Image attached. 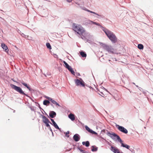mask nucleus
<instances>
[{
    "label": "nucleus",
    "mask_w": 153,
    "mask_h": 153,
    "mask_svg": "<svg viewBox=\"0 0 153 153\" xmlns=\"http://www.w3.org/2000/svg\"><path fill=\"white\" fill-rule=\"evenodd\" d=\"M80 151H81V152H83V151L82 150H80Z\"/></svg>",
    "instance_id": "c9c22d12"
},
{
    "label": "nucleus",
    "mask_w": 153,
    "mask_h": 153,
    "mask_svg": "<svg viewBox=\"0 0 153 153\" xmlns=\"http://www.w3.org/2000/svg\"><path fill=\"white\" fill-rule=\"evenodd\" d=\"M65 134L66 136L68 137H69V136L68 135V134L69 133V131H67L66 133H65Z\"/></svg>",
    "instance_id": "a878e982"
},
{
    "label": "nucleus",
    "mask_w": 153,
    "mask_h": 153,
    "mask_svg": "<svg viewBox=\"0 0 153 153\" xmlns=\"http://www.w3.org/2000/svg\"><path fill=\"white\" fill-rule=\"evenodd\" d=\"M105 90H106V91H107V90H106V89H105Z\"/></svg>",
    "instance_id": "4c0bfd02"
},
{
    "label": "nucleus",
    "mask_w": 153,
    "mask_h": 153,
    "mask_svg": "<svg viewBox=\"0 0 153 153\" xmlns=\"http://www.w3.org/2000/svg\"><path fill=\"white\" fill-rule=\"evenodd\" d=\"M87 11L91 13H94V14H96L97 15H98V14H97L96 13L94 12H93L92 11H90V10H87Z\"/></svg>",
    "instance_id": "c85d7f7f"
},
{
    "label": "nucleus",
    "mask_w": 153,
    "mask_h": 153,
    "mask_svg": "<svg viewBox=\"0 0 153 153\" xmlns=\"http://www.w3.org/2000/svg\"><path fill=\"white\" fill-rule=\"evenodd\" d=\"M106 50L110 53H114L115 52L114 49L112 48L111 46L106 45Z\"/></svg>",
    "instance_id": "423d86ee"
},
{
    "label": "nucleus",
    "mask_w": 153,
    "mask_h": 153,
    "mask_svg": "<svg viewBox=\"0 0 153 153\" xmlns=\"http://www.w3.org/2000/svg\"><path fill=\"white\" fill-rule=\"evenodd\" d=\"M107 134L111 138H113V139H114L116 140H117L121 144V146L126 148L128 149H129L130 146L127 144H124L123 143V141L121 139L120 137L117 134L114 133L111 134L109 132H107Z\"/></svg>",
    "instance_id": "f257e3e1"
},
{
    "label": "nucleus",
    "mask_w": 153,
    "mask_h": 153,
    "mask_svg": "<svg viewBox=\"0 0 153 153\" xmlns=\"http://www.w3.org/2000/svg\"><path fill=\"white\" fill-rule=\"evenodd\" d=\"M20 82L23 85L25 86L29 91L31 90L30 88L29 87L27 84L25 83L23 81Z\"/></svg>",
    "instance_id": "4468645a"
},
{
    "label": "nucleus",
    "mask_w": 153,
    "mask_h": 153,
    "mask_svg": "<svg viewBox=\"0 0 153 153\" xmlns=\"http://www.w3.org/2000/svg\"><path fill=\"white\" fill-rule=\"evenodd\" d=\"M66 0L68 2H70L72 1V0Z\"/></svg>",
    "instance_id": "72a5a7b5"
},
{
    "label": "nucleus",
    "mask_w": 153,
    "mask_h": 153,
    "mask_svg": "<svg viewBox=\"0 0 153 153\" xmlns=\"http://www.w3.org/2000/svg\"><path fill=\"white\" fill-rule=\"evenodd\" d=\"M63 63H64V64L65 65V68H68L70 66L65 61H63Z\"/></svg>",
    "instance_id": "4be33fe9"
},
{
    "label": "nucleus",
    "mask_w": 153,
    "mask_h": 153,
    "mask_svg": "<svg viewBox=\"0 0 153 153\" xmlns=\"http://www.w3.org/2000/svg\"><path fill=\"white\" fill-rule=\"evenodd\" d=\"M111 150L114 153H120L119 149L117 148L111 146Z\"/></svg>",
    "instance_id": "6e6552de"
},
{
    "label": "nucleus",
    "mask_w": 153,
    "mask_h": 153,
    "mask_svg": "<svg viewBox=\"0 0 153 153\" xmlns=\"http://www.w3.org/2000/svg\"><path fill=\"white\" fill-rule=\"evenodd\" d=\"M116 127L117 129L121 132L125 134H127L128 133L127 130L124 127L120 126L118 125H117Z\"/></svg>",
    "instance_id": "39448f33"
},
{
    "label": "nucleus",
    "mask_w": 153,
    "mask_h": 153,
    "mask_svg": "<svg viewBox=\"0 0 153 153\" xmlns=\"http://www.w3.org/2000/svg\"><path fill=\"white\" fill-rule=\"evenodd\" d=\"M46 45L48 48L49 49H51V46L49 43H46Z\"/></svg>",
    "instance_id": "5701e85b"
},
{
    "label": "nucleus",
    "mask_w": 153,
    "mask_h": 153,
    "mask_svg": "<svg viewBox=\"0 0 153 153\" xmlns=\"http://www.w3.org/2000/svg\"><path fill=\"white\" fill-rule=\"evenodd\" d=\"M45 97V98H47V99H48L50 101H51V100L52 99V98H51L49 97H48L46 96Z\"/></svg>",
    "instance_id": "c756f323"
},
{
    "label": "nucleus",
    "mask_w": 153,
    "mask_h": 153,
    "mask_svg": "<svg viewBox=\"0 0 153 153\" xmlns=\"http://www.w3.org/2000/svg\"><path fill=\"white\" fill-rule=\"evenodd\" d=\"M85 128L88 131H89L90 132H91V130L88 126H85Z\"/></svg>",
    "instance_id": "b1692460"
},
{
    "label": "nucleus",
    "mask_w": 153,
    "mask_h": 153,
    "mask_svg": "<svg viewBox=\"0 0 153 153\" xmlns=\"http://www.w3.org/2000/svg\"><path fill=\"white\" fill-rule=\"evenodd\" d=\"M51 101L53 104H55L56 105H57L59 106H60V105H59V104L58 103H57L55 101L53 100L52 99L51 100Z\"/></svg>",
    "instance_id": "6ab92c4d"
},
{
    "label": "nucleus",
    "mask_w": 153,
    "mask_h": 153,
    "mask_svg": "<svg viewBox=\"0 0 153 153\" xmlns=\"http://www.w3.org/2000/svg\"><path fill=\"white\" fill-rule=\"evenodd\" d=\"M51 120L53 123L52 125L54 126V127L57 129L60 130V128H59L58 125H57L56 123L55 122L53 119H51ZM51 124H52L51 123Z\"/></svg>",
    "instance_id": "ddd939ff"
},
{
    "label": "nucleus",
    "mask_w": 153,
    "mask_h": 153,
    "mask_svg": "<svg viewBox=\"0 0 153 153\" xmlns=\"http://www.w3.org/2000/svg\"><path fill=\"white\" fill-rule=\"evenodd\" d=\"M49 123H45V124L46 125V126L47 127H49L50 128H51L50 126V125L49 124ZM50 129H51V128H50Z\"/></svg>",
    "instance_id": "cd10ccee"
},
{
    "label": "nucleus",
    "mask_w": 153,
    "mask_h": 153,
    "mask_svg": "<svg viewBox=\"0 0 153 153\" xmlns=\"http://www.w3.org/2000/svg\"><path fill=\"white\" fill-rule=\"evenodd\" d=\"M106 35L113 43L117 42V39L115 35L112 32L106 29Z\"/></svg>",
    "instance_id": "7ed1b4c3"
},
{
    "label": "nucleus",
    "mask_w": 153,
    "mask_h": 153,
    "mask_svg": "<svg viewBox=\"0 0 153 153\" xmlns=\"http://www.w3.org/2000/svg\"><path fill=\"white\" fill-rule=\"evenodd\" d=\"M50 103V102L48 100H45L43 101V104L45 105H47L48 104H49Z\"/></svg>",
    "instance_id": "412c9836"
},
{
    "label": "nucleus",
    "mask_w": 153,
    "mask_h": 153,
    "mask_svg": "<svg viewBox=\"0 0 153 153\" xmlns=\"http://www.w3.org/2000/svg\"><path fill=\"white\" fill-rule=\"evenodd\" d=\"M67 69H68L69 71H70V70L71 69H72V68L71 67V66H69V67H68V68Z\"/></svg>",
    "instance_id": "2f4dec72"
},
{
    "label": "nucleus",
    "mask_w": 153,
    "mask_h": 153,
    "mask_svg": "<svg viewBox=\"0 0 153 153\" xmlns=\"http://www.w3.org/2000/svg\"><path fill=\"white\" fill-rule=\"evenodd\" d=\"M103 31H104V32L105 33V31L104 30H103Z\"/></svg>",
    "instance_id": "e433bc0d"
},
{
    "label": "nucleus",
    "mask_w": 153,
    "mask_h": 153,
    "mask_svg": "<svg viewBox=\"0 0 153 153\" xmlns=\"http://www.w3.org/2000/svg\"><path fill=\"white\" fill-rule=\"evenodd\" d=\"M99 59L101 62H103L104 60L103 57V56H102L101 57H100L99 58Z\"/></svg>",
    "instance_id": "393cba45"
},
{
    "label": "nucleus",
    "mask_w": 153,
    "mask_h": 153,
    "mask_svg": "<svg viewBox=\"0 0 153 153\" xmlns=\"http://www.w3.org/2000/svg\"><path fill=\"white\" fill-rule=\"evenodd\" d=\"M49 115L51 118H53L56 116V114L54 111H51L50 112Z\"/></svg>",
    "instance_id": "f8f14e48"
},
{
    "label": "nucleus",
    "mask_w": 153,
    "mask_h": 153,
    "mask_svg": "<svg viewBox=\"0 0 153 153\" xmlns=\"http://www.w3.org/2000/svg\"><path fill=\"white\" fill-rule=\"evenodd\" d=\"M72 28L74 31L79 35H83L85 32L84 29L81 25L76 24H73Z\"/></svg>",
    "instance_id": "f03ea898"
},
{
    "label": "nucleus",
    "mask_w": 153,
    "mask_h": 153,
    "mask_svg": "<svg viewBox=\"0 0 153 153\" xmlns=\"http://www.w3.org/2000/svg\"><path fill=\"white\" fill-rule=\"evenodd\" d=\"M98 148L95 146L91 147V151L93 152H96Z\"/></svg>",
    "instance_id": "f3484780"
},
{
    "label": "nucleus",
    "mask_w": 153,
    "mask_h": 153,
    "mask_svg": "<svg viewBox=\"0 0 153 153\" xmlns=\"http://www.w3.org/2000/svg\"><path fill=\"white\" fill-rule=\"evenodd\" d=\"M138 48L140 49H143V46L142 44H139L138 45Z\"/></svg>",
    "instance_id": "aec40b11"
},
{
    "label": "nucleus",
    "mask_w": 153,
    "mask_h": 153,
    "mask_svg": "<svg viewBox=\"0 0 153 153\" xmlns=\"http://www.w3.org/2000/svg\"><path fill=\"white\" fill-rule=\"evenodd\" d=\"M82 144L83 145H85L86 147H88L90 145V143L88 141L83 142Z\"/></svg>",
    "instance_id": "dca6fc26"
},
{
    "label": "nucleus",
    "mask_w": 153,
    "mask_h": 153,
    "mask_svg": "<svg viewBox=\"0 0 153 153\" xmlns=\"http://www.w3.org/2000/svg\"><path fill=\"white\" fill-rule=\"evenodd\" d=\"M68 117L72 121H74L75 120L74 115L72 114H70L68 115Z\"/></svg>",
    "instance_id": "2eb2a0df"
},
{
    "label": "nucleus",
    "mask_w": 153,
    "mask_h": 153,
    "mask_svg": "<svg viewBox=\"0 0 153 153\" xmlns=\"http://www.w3.org/2000/svg\"><path fill=\"white\" fill-rule=\"evenodd\" d=\"M10 86L13 89L19 93L20 94L27 96L20 87H18L12 84L10 85Z\"/></svg>",
    "instance_id": "20e7f679"
},
{
    "label": "nucleus",
    "mask_w": 153,
    "mask_h": 153,
    "mask_svg": "<svg viewBox=\"0 0 153 153\" xmlns=\"http://www.w3.org/2000/svg\"><path fill=\"white\" fill-rule=\"evenodd\" d=\"M75 82L76 85L77 86L81 85L82 86H84L85 85L82 81H80L79 79H77L75 80Z\"/></svg>",
    "instance_id": "0eeeda50"
},
{
    "label": "nucleus",
    "mask_w": 153,
    "mask_h": 153,
    "mask_svg": "<svg viewBox=\"0 0 153 153\" xmlns=\"http://www.w3.org/2000/svg\"><path fill=\"white\" fill-rule=\"evenodd\" d=\"M1 46L3 49L5 50V51L7 52L8 51V49L7 46L4 43L1 44Z\"/></svg>",
    "instance_id": "9b49d317"
},
{
    "label": "nucleus",
    "mask_w": 153,
    "mask_h": 153,
    "mask_svg": "<svg viewBox=\"0 0 153 153\" xmlns=\"http://www.w3.org/2000/svg\"><path fill=\"white\" fill-rule=\"evenodd\" d=\"M69 71L71 72V74H73L74 75H75V72L74 71H73V70L72 68Z\"/></svg>",
    "instance_id": "bb28decb"
},
{
    "label": "nucleus",
    "mask_w": 153,
    "mask_h": 153,
    "mask_svg": "<svg viewBox=\"0 0 153 153\" xmlns=\"http://www.w3.org/2000/svg\"><path fill=\"white\" fill-rule=\"evenodd\" d=\"M90 133H92L93 134H97V133L93 131L92 130L91 131Z\"/></svg>",
    "instance_id": "7c9ffc66"
},
{
    "label": "nucleus",
    "mask_w": 153,
    "mask_h": 153,
    "mask_svg": "<svg viewBox=\"0 0 153 153\" xmlns=\"http://www.w3.org/2000/svg\"><path fill=\"white\" fill-rule=\"evenodd\" d=\"M74 140L76 142H77L80 140L79 135L78 134H76L74 135L73 137Z\"/></svg>",
    "instance_id": "9d476101"
},
{
    "label": "nucleus",
    "mask_w": 153,
    "mask_h": 153,
    "mask_svg": "<svg viewBox=\"0 0 153 153\" xmlns=\"http://www.w3.org/2000/svg\"><path fill=\"white\" fill-rule=\"evenodd\" d=\"M101 93L102 94V95H101V94H100V95H101V96H102V97H103V96H104V95L103 94V93H102V92H101Z\"/></svg>",
    "instance_id": "f704fd0d"
},
{
    "label": "nucleus",
    "mask_w": 153,
    "mask_h": 153,
    "mask_svg": "<svg viewBox=\"0 0 153 153\" xmlns=\"http://www.w3.org/2000/svg\"><path fill=\"white\" fill-rule=\"evenodd\" d=\"M90 22H92L93 24H95L96 25H98V24L96 22H93L92 21H90Z\"/></svg>",
    "instance_id": "473e14b6"
},
{
    "label": "nucleus",
    "mask_w": 153,
    "mask_h": 153,
    "mask_svg": "<svg viewBox=\"0 0 153 153\" xmlns=\"http://www.w3.org/2000/svg\"><path fill=\"white\" fill-rule=\"evenodd\" d=\"M80 54L82 57H86V54L84 52L81 51L80 52Z\"/></svg>",
    "instance_id": "a211bd4d"
},
{
    "label": "nucleus",
    "mask_w": 153,
    "mask_h": 153,
    "mask_svg": "<svg viewBox=\"0 0 153 153\" xmlns=\"http://www.w3.org/2000/svg\"><path fill=\"white\" fill-rule=\"evenodd\" d=\"M42 121L45 123H50L51 124V123L50 122L48 119L45 116H42Z\"/></svg>",
    "instance_id": "1a4fd4ad"
}]
</instances>
